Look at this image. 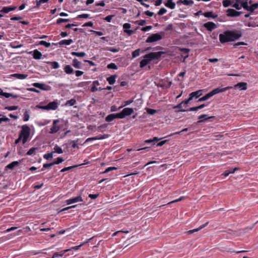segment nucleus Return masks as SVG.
I'll return each instance as SVG.
<instances>
[{"instance_id": "1", "label": "nucleus", "mask_w": 258, "mask_h": 258, "mask_svg": "<svg viewBox=\"0 0 258 258\" xmlns=\"http://www.w3.org/2000/svg\"><path fill=\"white\" fill-rule=\"evenodd\" d=\"M241 36L242 33L240 31L227 30L219 35V40L221 43L223 44L238 40Z\"/></svg>"}, {"instance_id": "2", "label": "nucleus", "mask_w": 258, "mask_h": 258, "mask_svg": "<svg viewBox=\"0 0 258 258\" xmlns=\"http://www.w3.org/2000/svg\"><path fill=\"white\" fill-rule=\"evenodd\" d=\"M164 52L162 51L151 52L149 54H146L144 56V58L142 59L140 63V66L141 68H144L147 66L149 62L153 59H158L161 56V55Z\"/></svg>"}, {"instance_id": "3", "label": "nucleus", "mask_w": 258, "mask_h": 258, "mask_svg": "<svg viewBox=\"0 0 258 258\" xmlns=\"http://www.w3.org/2000/svg\"><path fill=\"white\" fill-rule=\"evenodd\" d=\"M30 127L27 124L22 125V130L20 132V136L23 138V144H25L27 141V140L30 136Z\"/></svg>"}, {"instance_id": "4", "label": "nucleus", "mask_w": 258, "mask_h": 258, "mask_svg": "<svg viewBox=\"0 0 258 258\" xmlns=\"http://www.w3.org/2000/svg\"><path fill=\"white\" fill-rule=\"evenodd\" d=\"M165 34L164 32H161L159 33L152 34L148 37L146 42L147 43H152L160 40L164 36Z\"/></svg>"}, {"instance_id": "5", "label": "nucleus", "mask_w": 258, "mask_h": 258, "mask_svg": "<svg viewBox=\"0 0 258 258\" xmlns=\"http://www.w3.org/2000/svg\"><path fill=\"white\" fill-rule=\"evenodd\" d=\"M59 122L58 119H55L53 121V123L50 129L49 133L51 134L57 133L60 128V127L57 125Z\"/></svg>"}, {"instance_id": "6", "label": "nucleus", "mask_w": 258, "mask_h": 258, "mask_svg": "<svg viewBox=\"0 0 258 258\" xmlns=\"http://www.w3.org/2000/svg\"><path fill=\"white\" fill-rule=\"evenodd\" d=\"M232 87H227L225 88H217L214 90H213L212 91L210 92V93L211 94V96H213L215 94H217L219 93L223 92H225L231 88H232Z\"/></svg>"}, {"instance_id": "7", "label": "nucleus", "mask_w": 258, "mask_h": 258, "mask_svg": "<svg viewBox=\"0 0 258 258\" xmlns=\"http://www.w3.org/2000/svg\"><path fill=\"white\" fill-rule=\"evenodd\" d=\"M227 12V16L229 17H238L242 13V12H238L232 9H228Z\"/></svg>"}, {"instance_id": "8", "label": "nucleus", "mask_w": 258, "mask_h": 258, "mask_svg": "<svg viewBox=\"0 0 258 258\" xmlns=\"http://www.w3.org/2000/svg\"><path fill=\"white\" fill-rule=\"evenodd\" d=\"M83 200L81 196H78L67 200L66 203L67 205H70L79 202H83Z\"/></svg>"}, {"instance_id": "9", "label": "nucleus", "mask_w": 258, "mask_h": 258, "mask_svg": "<svg viewBox=\"0 0 258 258\" xmlns=\"http://www.w3.org/2000/svg\"><path fill=\"white\" fill-rule=\"evenodd\" d=\"M131 27V25L129 23H125L123 25V28L124 29V32L127 33L128 35H131L132 34L135 33V30H128Z\"/></svg>"}, {"instance_id": "10", "label": "nucleus", "mask_w": 258, "mask_h": 258, "mask_svg": "<svg viewBox=\"0 0 258 258\" xmlns=\"http://www.w3.org/2000/svg\"><path fill=\"white\" fill-rule=\"evenodd\" d=\"M205 27L208 31H212L213 30L217 28L216 25L212 22H209L204 24Z\"/></svg>"}, {"instance_id": "11", "label": "nucleus", "mask_w": 258, "mask_h": 258, "mask_svg": "<svg viewBox=\"0 0 258 258\" xmlns=\"http://www.w3.org/2000/svg\"><path fill=\"white\" fill-rule=\"evenodd\" d=\"M58 105V103L57 100H54L52 102H49L47 104V106L49 110H56Z\"/></svg>"}, {"instance_id": "12", "label": "nucleus", "mask_w": 258, "mask_h": 258, "mask_svg": "<svg viewBox=\"0 0 258 258\" xmlns=\"http://www.w3.org/2000/svg\"><path fill=\"white\" fill-rule=\"evenodd\" d=\"M121 112L124 118L126 116L131 115L134 112V109L132 108H125Z\"/></svg>"}, {"instance_id": "13", "label": "nucleus", "mask_w": 258, "mask_h": 258, "mask_svg": "<svg viewBox=\"0 0 258 258\" xmlns=\"http://www.w3.org/2000/svg\"><path fill=\"white\" fill-rule=\"evenodd\" d=\"M11 77L15 78L19 80H23L27 78L28 75L22 74H13L11 75Z\"/></svg>"}, {"instance_id": "14", "label": "nucleus", "mask_w": 258, "mask_h": 258, "mask_svg": "<svg viewBox=\"0 0 258 258\" xmlns=\"http://www.w3.org/2000/svg\"><path fill=\"white\" fill-rule=\"evenodd\" d=\"M235 88H239L240 90H245L247 89V84L244 82H240L234 86Z\"/></svg>"}, {"instance_id": "15", "label": "nucleus", "mask_w": 258, "mask_h": 258, "mask_svg": "<svg viewBox=\"0 0 258 258\" xmlns=\"http://www.w3.org/2000/svg\"><path fill=\"white\" fill-rule=\"evenodd\" d=\"M209 222H206L205 224L204 225H202V226H200L199 228H196V229H192V230H189L187 232V233L189 234H192L194 232H198L199 231H200V230H201L202 229L204 228V227H205L208 224Z\"/></svg>"}, {"instance_id": "16", "label": "nucleus", "mask_w": 258, "mask_h": 258, "mask_svg": "<svg viewBox=\"0 0 258 258\" xmlns=\"http://www.w3.org/2000/svg\"><path fill=\"white\" fill-rule=\"evenodd\" d=\"M64 72L67 74H72L74 73V71L73 68L70 65H66L63 68Z\"/></svg>"}, {"instance_id": "17", "label": "nucleus", "mask_w": 258, "mask_h": 258, "mask_svg": "<svg viewBox=\"0 0 258 258\" xmlns=\"http://www.w3.org/2000/svg\"><path fill=\"white\" fill-rule=\"evenodd\" d=\"M202 95V90H200L196 92H193L189 94L190 97L192 99L194 97L198 98Z\"/></svg>"}, {"instance_id": "18", "label": "nucleus", "mask_w": 258, "mask_h": 258, "mask_svg": "<svg viewBox=\"0 0 258 258\" xmlns=\"http://www.w3.org/2000/svg\"><path fill=\"white\" fill-rule=\"evenodd\" d=\"M72 65L76 69L82 68V63L78 61L76 58H75L72 61Z\"/></svg>"}, {"instance_id": "19", "label": "nucleus", "mask_w": 258, "mask_h": 258, "mask_svg": "<svg viewBox=\"0 0 258 258\" xmlns=\"http://www.w3.org/2000/svg\"><path fill=\"white\" fill-rule=\"evenodd\" d=\"M16 9V7H3L2 10L0 11L1 12L4 13H8L11 11L15 10Z\"/></svg>"}, {"instance_id": "20", "label": "nucleus", "mask_w": 258, "mask_h": 258, "mask_svg": "<svg viewBox=\"0 0 258 258\" xmlns=\"http://www.w3.org/2000/svg\"><path fill=\"white\" fill-rule=\"evenodd\" d=\"M165 6L171 9H174L175 8V3L172 2V0H167V2L165 3Z\"/></svg>"}, {"instance_id": "21", "label": "nucleus", "mask_w": 258, "mask_h": 258, "mask_svg": "<svg viewBox=\"0 0 258 258\" xmlns=\"http://www.w3.org/2000/svg\"><path fill=\"white\" fill-rule=\"evenodd\" d=\"M19 163L20 162L19 161H13L12 162V163L9 164L7 166H6V168L9 169H11V170H13L14 169V168L18 166L19 164Z\"/></svg>"}, {"instance_id": "22", "label": "nucleus", "mask_w": 258, "mask_h": 258, "mask_svg": "<svg viewBox=\"0 0 258 258\" xmlns=\"http://www.w3.org/2000/svg\"><path fill=\"white\" fill-rule=\"evenodd\" d=\"M34 87L39 88L43 90H47V89L45 87L44 84H41L39 83H35L32 85Z\"/></svg>"}, {"instance_id": "23", "label": "nucleus", "mask_w": 258, "mask_h": 258, "mask_svg": "<svg viewBox=\"0 0 258 258\" xmlns=\"http://www.w3.org/2000/svg\"><path fill=\"white\" fill-rule=\"evenodd\" d=\"M33 58L36 59H39L41 58L42 56V53L37 49H35L33 51Z\"/></svg>"}, {"instance_id": "24", "label": "nucleus", "mask_w": 258, "mask_h": 258, "mask_svg": "<svg viewBox=\"0 0 258 258\" xmlns=\"http://www.w3.org/2000/svg\"><path fill=\"white\" fill-rule=\"evenodd\" d=\"M214 118H215V116L208 117L207 114H202V115L198 116V119H203V120H200V121H198V122H201L202 121L207 120L208 119Z\"/></svg>"}, {"instance_id": "25", "label": "nucleus", "mask_w": 258, "mask_h": 258, "mask_svg": "<svg viewBox=\"0 0 258 258\" xmlns=\"http://www.w3.org/2000/svg\"><path fill=\"white\" fill-rule=\"evenodd\" d=\"M73 43V41L72 39H68V40H62L59 42V44L60 45H69Z\"/></svg>"}, {"instance_id": "26", "label": "nucleus", "mask_w": 258, "mask_h": 258, "mask_svg": "<svg viewBox=\"0 0 258 258\" xmlns=\"http://www.w3.org/2000/svg\"><path fill=\"white\" fill-rule=\"evenodd\" d=\"M73 56H76L79 57H83L86 56V53L84 52H75L73 51L71 53Z\"/></svg>"}, {"instance_id": "27", "label": "nucleus", "mask_w": 258, "mask_h": 258, "mask_svg": "<svg viewBox=\"0 0 258 258\" xmlns=\"http://www.w3.org/2000/svg\"><path fill=\"white\" fill-rule=\"evenodd\" d=\"M70 251V249H66V250H64L62 251H61L60 252H55L53 256L54 257V258H56V257H58L59 256H62L63 255V254L66 253L67 252Z\"/></svg>"}, {"instance_id": "28", "label": "nucleus", "mask_w": 258, "mask_h": 258, "mask_svg": "<svg viewBox=\"0 0 258 258\" xmlns=\"http://www.w3.org/2000/svg\"><path fill=\"white\" fill-rule=\"evenodd\" d=\"M116 75H112L107 78V81L108 82L110 85L113 84L115 82V78Z\"/></svg>"}, {"instance_id": "29", "label": "nucleus", "mask_w": 258, "mask_h": 258, "mask_svg": "<svg viewBox=\"0 0 258 258\" xmlns=\"http://www.w3.org/2000/svg\"><path fill=\"white\" fill-rule=\"evenodd\" d=\"M161 139H159L157 137H154L153 139H149L146 140L145 141V143L147 144H152L153 145H154L156 142L160 140Z\"/></svg>"}, {"instance_id": "30", "label": "nucleus", "mask_w": 258, "mask_h": 258, "mask_svg": "<svg viewBox=\"0 0 258 258\" xmlns=\"http://www.w3.org/2000/svg\"><path fill=\"white\" fill-rule=\"evenodd\" d=\"M203 15L206 18H216L218 16L217 15H214L213 14V13L211 12H206L203 14Z\"/></svg>"}, {"instance_id": "31", "label": "nucleus", "mask_w": 258, "mask_h": 258, "mask_svg": "<svg viewBox=\"0 0 258 258\" xmlns=\"http://www.w3.org/2000/svg\"><path fill=\"white\" fill-rule=\"evenodd\" d=\"M38 150L37 148H32L29 149V150L27 152L26 154L27 155L32 156L36 154V151Z\"/></svg>"}, {"instance_id": "32", "label": "nucleus", "mask_w": 258, "mask_h": 258, "mask_svg": "<svg viewBox=\"0 0 258 258\" xmlns=\"http://www.w3.org/2000/svg\"><path fill=\"white\" fill-rule=\"evenodd\" d=\"M76 103V100L75 99H71V100H68L65 105L67 106H71L74 105Z\"/></svg>"}, {"instance_id": "33", "label": "nucleus", "mask_w": 258, "mask_h": 258, "mask_svg": "<svg viewBox=\"0 0 258 258\" xmlns=\"http://www.w3.org/2000/svg\"><path fill=\"white\" fill-rule=\"evenodd\" d=\"M211 97H212V96H211V94L209 92L208 94H207L206 95H205L204 96L200 98L198 100V101L202 102V101H206V100H208V99H209L210 98H211Z\"/></svg>"}, {"instance_id": "34", "label": "nucleus", "mask_w": 258, "mask_h": 258, "mask_svg": "<svg viewBox=\"0 0 258 258\" xmlns=\"http://www.w3.org/2000/svg\"><path fill=\"white\" fill-rule=\"evenodd\" d=\"M178 3H182L183 5L186 6H191L193 4L194 2L192 0H180Z\"/></svg>"}, {"instance_id": "35", "label": "nucleus", "mask_w": 258, "mask_h": 258, "mask_svg": "<svg viewBox=\"0 0 258 258\" xmlns=\"http://www.w3.org/2000/svg\"><path fill=\"white\" fill-rule=\"evenodd\" d=\"M53 149L54 153H56L58 154H62L63 153L62 149L57 145L54 146Z\"/></svg>"}, {"instance_id": "36", "label": "nucleus", "mask_w": 258, "mask_h": 258, "mask_svg": "<svg viewBox=\"0 0 258 258\" xmlns=\"http://www.w3.org/2000/svg\"><path fill=\"white\" fill-rule=\"evenodd\" d=\"M47 63L50 64L52 68L56 69L59 67V63L56 61H48Z\"/></svg>"}, {"instance_id": "37", "label": "nucleus", "mask_w": 258, "mask_h": 258, "mask_svg": "<svg viewBox=\"0 0 258 258\" xmlns=\"http://www.w3.org/2000/svg\"><path fill=\"white\" fill-rule=\"evenodd\" d=\"M114 114H110L105 117V121L107 122H111L115 119Z\"/></svg>"}, {"instance_id": "38", "label": "nucleus", "mask_w": 258, "mask_h": 258, "mask_svg": "<svg viewBox=\"0 0 258 258\" xmlns=\"http://www.w3.org/2000/svg\"><path fill=\"white\" fill-rule=\"evenodd\" d=\"M240 5H241V7H243L244 9L248 11H249V7L248 5L247 2H240Z\"/></svg>"}, {"instance_id": "39", "label": "nucleus", "mask_w": 258, "mask_h": 258, "mask_svg": "<svg viewBox=\"0 0 258 258\" xmlns=\"http://www.w3.org/2000/svg\"><path fill=\"white\" fill-rule=\"evenodd\" d=\"M88 242V241H87L86 242H84L82 243H81V244H80L79 245H78V246H74V247H71L70 249V250H79L83 245H84L85 244L87 243Z\"/></svg>"}, {"instance_id": "40", "label": "nucleus", "mask_w": 258, "mask_h": 258, "mask_svg": "<svg viewBox=\"0 0 258 258\" xmlns=\"http://www.w3.org/2000/svg\"><path fill=\"white\" fill-rule=\"evenodd\" d=\"M29 118H30L29 111L26 110V111H25V112L24 114L23 120L24 121H27L28 120H29Z\"/></svg>"}, {"instance_id": "41", "label": "nucleus", "mask_w": 258, "mask_h": 258, "mask_svg": "<svg viewBox=\"0 0 258 258\" xmlns=\"http://www.w3.org/2000/svg\"><path fill=\"white\" fill-rule=\"evenodd\" d=\"M258 8V3H255L249 7V12L252 13L255 10Z\"/></svg>"}, {"instance_id": "42", "label": "nucleus", "mask_w": 258, "mask_h": 258, "mask_svg": "<svg viewBox=\"0 0 258 258\" xmlns=\"http://www.w3.org/2000/svg\"><path fill=\"white\" fill-rule=\"evenodd\" d=\"M54 152H51L50 153L45 154L43 156V158L46 160H49L53 157Z\"/></svg>"}, {"instance_id": "43", "label": "nucleus", "mask_w": 258, "mask_h": 258, "mask_svg": "<svg viewBox=\"0 0 258 258\" xmlns=\"http://www.w3.org/2000/svg\"><path fill=\"white\" fill-rule=\"evenodd\" d=\"M70 20L69 19L59 18L57 20L56 24H60L61 23L68 22H70Z\"/></svg>"}, {"instance_id": "44", "label": "nucleus", "mask_w": 258, "mask_h": 258, "mask_svg": "<svg viewBox=\"0 0 258 258\" xmlns=\"http://www.w3.org/2000/svg\"><path fill=\"white\" fill-rule=\"evenodd\" d=\"M79 165H74V166H69V167H65L63 169H62L61 170H60V172H65V171H69L70 170V169H73V168H76V167H78Z\"/></svg>"}, {"instance_id": "45", "label": "nucleus", "mask_w": 258, "mask_h": 258, "mask_svg": "<svg viewBox=\"0 0 258 258\" xmlns=\"http://www.w3.org/2000/svg\"><path fill=\"white\" fill-rule=\"evenodd\" d=\"M107 68L109 69H114V70H117V67L114 63H110L108 64L107 66Z\"/></svg>"}, {"instance_id": "46", "label": "nucleus", "mask_w": 258, "mask_h": 258, "mask_svg": "<svg viewBox=\"0 0 258 258\" xmlns=\"http://www.w3.org/2000/svg\"><path fill=\"white\" fill-rule=\"evenodd\" d=\"M140 50L139 49H136L132 53V56L133 58L136 57L140 55Z\"/></svg>"}, {"instance_id": "47", "label": "nucleus", "mask_w": 258, "mask_h": 258, "mask_svg": "<svg viewBox=\"0 0 258 258\" xmlns=\"http://www.w3.org/2000/svg\"><path fill=\"white\" fill-rule=\"evenodd\" d=\"M113 114L114 115V116L115 119V118H120V119H122V118H124L121 111L120 112H119V113H113Z\"/></svg>"}, {"instance_id": "48", "label": "nucleus", "mask_w": 258, "mask_h": 258, "mask_svg": "<svg viewBox=\"0 0 258 258\" xmlns=\"http://www.w3.org/2000/svg\"><path fill=\"white\" fill-rule=\"evenodd\" d=\"M39 44L41 45L45 46L47 48H48V47H50V46H51V44H50V43L47 42H46L45 41H40Z\"/></svg>"}, {"instance_id": "49", "label": "nucleus", "mask_w": 258, "mask_h": 258, "mask_svg": "<svg viewBox=\"0 0 258 258\" xmlns=\"http://www.w3.org/2000/svg\"><path fill=\"white\" fill-rule=\"evenodd\" d=\"M167 12V10L164 8H162L160 9V10L158 11L157 14L159 16H162L163 14H165Z\"/></svg>"}, {"instance_id": "50", "label": "nucleus", "mask_w": 258, "mask_h": 258, "mask_svg": "<svg viewBox=\"0 0 258 258\" xmlns=\"http://www.w3.org/2000/svg\"><path fill=\"white\" fill-rule=\"evenodd\" d=\"M0 95L5 96L6 98H9L11 97V96H12V94L9 93H6V92H4L3 91H1L0 92Z\"/></svg>"}, {"instance_id": "51", "label": "nucleus", "mask_w": 258, "mask_h": 258, "mask_svg": "<svg viewBox=\"0 0 258 258\" xmlns=\"http://www.w3.org/2000/svg\"><path fill=\"white\" fill-rule=\"evenodd\" d=\"M109 137V135L108 134H104L103 135H99L98 136H96V138H97V140H103Z\"/></svg>"}, {"instance_id": "52", "label": "nucleus", "mask_w": 258, "mask_h": 258, "mask_svg": "<svg viewBox=\"0 0 258 258\" xmlns=\"http://www.w3.org/2000/svg\"><path fill=\"white\" fill-rule=\"evenodd\" d=\"M18 108V106H7L5 107V109H7L10 111L16 110Z\"/></svg>"}, {"instance_id": "53", "label": "nucleus", "mask_w": 258, "mask_h": 258, "mask_svg": "<svg viewBox=\"0 0 258 258\" xmlns=\"http://www.w3.org/2000/svg\"><path fill=\"white\" fill-rule=\"evenodd\" d=\"M222 3L224 7H228L231 5V2L229 0H224Z\"/></svg>"}, {"instance_id": "54", "label": "nucleus", "mask_w": 258, "mask_h": 258, "mask_svg": "<svg viewBox=\"0 0 258 258\" xmlns=\"http://www.w3.org/2000/svg\"><path fill=\"white\" fill-rule=\"evenodd\" d=\"M198 110H199V109L198 108V106H197V107H191L188 110L182 109L180 110V111L185 112V111H197Z\"/></svg>"}, {"instance_id": "55", "label": "nucleus", "mask_w": 258, "mask_h": 258, "mask_svg": "<svg viewBox=\"0 0 258 258\" xmlns=\"http://www.w3.org/2000/svg\"><path fill=\"white\" fill-rule=\"evenodd\" d=\"M63 161H64V160L63 159H62L61 158L58 157L57 158L56 161L52 162V163L53 164V165L55 164H59V163H62Z\"/></svg>"}, {"instance_id": "56", "label": "nucleus", "mask_w": 258, "mask_h": 258, "mask_svg": "<svg viewBox=\"0 0 258 258\" xmlns=\"http://www.w3.org/2000/svg\"><path fill=\"white\" fill-rule=\"evenodd\" d=\"M157 112L156 110L151 109V108H148L147 110V112L149 114L153 115L155 114Z\"/></svg>"}, {"instance_id": "57", "label": "nucleus", "mask_w": 258, "mask_h": 258, "mask_svg": "<svg viewBox=\"0 0 258 258\" xmlns=\"http://www.w3.org/2000/svg\"><path fill=\"white\" fill-rule=\"evenodd\" d=\"M184 199V197H180L179 198L176 199V200H173L171 202H169L167 205H169V204H171L172 203H175V202H180L182 200Z\"/></svg>"}, {"instance_id": "58", "label": "nucleus", "mask_w": 258, "mask_h": 258, "mask_svg": "<svg viewBox=\"0 0 258 258\" xmlns=\"http://www.w3.org/2000/svg\"><path fill=\"white\" fill-rule=\"evenodd\" d=\"M136 23L140 26H144L146 23V21L144 20H141L137 21Z\"/></svg>"}, {"instance_id": "59", "label": "nucleus", "mask_w": 258, "mask_h": 258, "mask_svg": "<svg viewBox=\"0 0 258 258\" xmlns=\"http://www.w3.org/2000/svg\"><path fill=\"white\" fill-rule=\"evenodd\" d=\"M121 108H122L121 106L119 108H117V106H116L115 105H113L111 107L110 110L111 112H115V111L118 110Z\"/></svg>"}, {"instance_id": "60", "label": "nucleus", "mask_w": 258, "mask_h": 258, "mask_svg": "<svg viewBox=\"0 0 258 258\" xmlns=\"http://www.w3.org/2000/svg\"><path fill=\"white\" fill-rule=\"evenodd\" d=\"M9 121L10 119L5 116H4L3 117L0 118V124L3 121L7 122Z\"/></svg>"}, {"instance_id": "61", "label": "nucleus", "mask_w": 258, "mask_h": 258, "mask_svg": "<svg viewBox=\"0 0 258 258\" xmlns=\"http://www.w3.org/2000/svg\"><path fill=\"white\" fill-rule=\"evenodd\" d=\"M152 26H147L145 27H143L141 29V30L143 32L149 31L152 29Z\"/></svg>"}, {"instance_id": "62", "label": "nucleus", "mask_w": 258, "mask_h": 258, "mask_svg": "<svg viewBox=\"0 0 258 258\" xmlns=\"http://www.w3.org/2000/svg\"><path fill=\"white\" fill-rule=\"evenodd\" d=\"M117 169L116 167H110L107 168L104 172L103 173H107L110 171H112L113 170H116Z\"/></svg>"}, {"instance_id": "63", "label": "nucleus", "mask_w": 258, "mask_h": 258, "mask_svg": "<svg viewBox=\"0 0 258 258\" xmlns=\"http://www.w3.org/2000/svg\"><path fill=\"white\" fill-rule=\"evenodd\" d=\"M89 15L87 14H83L81 15H79L78 16V18H88L89 17Z\"/></svg>"}, {"instance_id": "64", "label": "nucleus", "mask_w": 258, "mask_h": 258, "mask_svg": "<svg viewBox=\"0 0 258 258\" xmlns=\"http://www.w3.org/2000/svg\"><path fill=\"white\" fill-rule=\"evenodd\" d=\"M232 7L235 8L236 10H239L241 8V5L240 6L239 4L235 3L232 5Z\"/></svg>"}]
</instances>
